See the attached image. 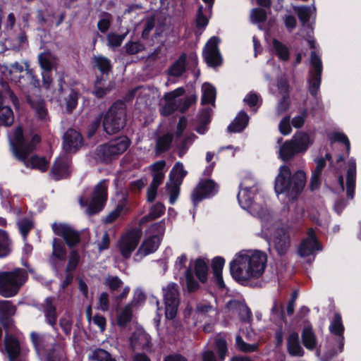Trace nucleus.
I'll list each match as a JSON object with an SVG mask.
<instances>
[{"label":"nucleus","instance_id":"obj_1","mask_svg":"<svg viewBox=\"0 0 361 361\" xmlns=\"http://www.w3.org/2000/svg\"><path fill=\"white\" fill-rule=\"evenodd\" d=\"M267 262L265 252L243 250L230 262V272L237 282L245 286L252 278H259L263 274Z\"/></svg>","mask_w":361,"mask_h":361},{"label":"nucleus","instance_id":"obj_2","mask_svg":"<svg viewBox=\"0 0 361 361\" xmlns=\"http://www.w3.org/2000/svg\"><path fill=\"white\" fill-rule=\"evenodd\" d=\"M306 174L302 170H298L293 174L287 165L279 168V173L274 180V190L276 194H285L294 200L302 192L306 183Z\"/></svg>","mask_w":361,"mask_h":361},{"label":"nucleus","instance_id":"obj_3","mask_svg":"<svg viewBox=\"0 0 361 361\" xmlns=\"http://www.w3.org/2000/svg\"><path fill=\"white\" fill-rule=\"evenodd\" d=\"M108 180H100L94 187L88 197L80 196L78 202L81 207H85V214L92 216L99 214L108 200Z\"/></svg>","mask_w":361,"mask_h":361},{"label":"nucleus","instance_id":"obj_4","mask_svg":"<svg viewBox=\"0 0 361 361\" xmlns=\"http://www.w3.org/2000/svg\"><path fill=\"white\" fill-rule=\"evenodd\" d=\"M27 277V271L22 268L0 272V295L4 298L16 295Z\"/></svg>","mask_w":361,"mask_h":361},{"label":"nucleus","instance_id":"obj_5","mask_svg":"<svg viewBox=\"0 0 361 361\" xmlns=\"http://www.w3.org/2000/svg\"><path fill=\"white\" fill-rule=\"evenodd\" d=\"M130 140L127 136H120L109 142L99 145L95 150L97 158L106 164L116 160L130 147Z\"/></svg>","mask_w":361,"mask_h":361},{"label":"nucleus","instance_id":"obj_6","mask_svg":"<svg viewBox=\"0 0 361 361\" xmlns=\"http://www.w3.org/2000/svg\"><path fill=\"white\" fill-rule=\"evenodd\" d=\"M262 237L267 241L272 240L274 248L280 257L285 256L291 245L290 234L293 227H263Z\"/></svg>","mask_w":361,"mask_h":361},{"label":"nucleus","instance_id":"obj_7","mask_svg":"<svg viewBox=\"0 0 361 361\" xmlns=\"http://www.w3.org/2000/svg\"><path fill=\"white\" fill-rule=\"evenodd\" d=\"M240 190L237 195V199L240 207L248 211L252 216H257L262 221L269 223L272 218V213L267 208L260 206L254 202L255 187L242 188L240 185Z\"/></svg>","mask_w":361,"mask_h":361},{"label":"nucleus","instance_id":"obj_8","mask_svg":"<svg viewBox=\"0 0 361 361\" xmlns=\"http://www.w3.org/2000/svg\"><path fill=\"white\" fill-rule=\"evenodd\" d=\"M41 141L42 137L38 134L32 135L30 141H27L24 135L23 128L17 127L14 131L13 140L11 142L15 157L20 161H25Z\"/></svg>","mask_w":361,"mask_h":361},{"label":"nucleus","instance_id":"obj_9","mask_svg":"<svg viewBox=\"0 0 361 361\" xmlns=\"http://www.w3.org/2000/svg\"><path fill=\"white\" fill-rule=\"evenodd\" d=\"M126 111L122 103H114L102 116L104 130L109 135L118 133L124 128L126 123Z\"/></svg>","mask_w":361,"mask_h":361},{"label":"nucleus","instance_id":"obj_10","mask_svg":"<svg viewBox=\"0 0 361 361\" xmlns=\"http://www.w3.org/2000/svg\"><path fill=\"white\" fill-rule=\"evenodd\" d=\"M329 332L334 336V346L324 355L323 361H330L334 356L343 352L345 344V326L339 312H335L329 326Z\"/></svg>","mask_w":361,"mask_h":361},{"label":"nucleus","instance_id":"obj_11","mask_svg":"<svg viewBox=\"0 0 361 361\" xmlns=\"http://www.w3.org/2000/svg\"><path fill=\"white\" fill-rule=\"evenodd\" d=\"M310 64L313 67L314 71H310V78L307 80L308 91L316 99L318 107L321 108L322 102L317 98V96L321 85L323 66L320 57L315 51H311Z\"/></svg>","mask_w":361,"mask_h":361},{"label":"nucleus","instance_id":"obj_12","mask_svg":"<svg viewBox=\"0 0 361 361\" xmlns=\"http://www.w3.org/2000/svg\"><path fill=\"white\" fill-rule=\"evenodd\" d=\"M219 186L212 179H201L191 194V200L195 207L204 199L216 195Z\"/></svg>","mask_w":361,"mask_h":361},{"label":"nucleus","instance_id":"obj_13","mask_svg":"<svg viewBox=\"0 0 361 361\" xmlns=\"http://www.w3.org/2000/svg\"><path fill=\"white\" fill-rule=\"evenodd\" d=\"M142 227L132 229L122 235L118 241V248L124 259H129L136 249L142 235Z\"/></svg>","mask_w":361,"mask_h":361},{"label":"nucleus","instance_id":"obj_14","mask_svg":"<svg viewBox=\"0 0 361 361\" xmlns=\"http://www.w3.org/2000/svg\"><path fill=\"white\" fill-rule=\"evenodd\" d=\"M323 245L318 240L313 227H310L307 231L306 238L300 242L298 252L302 257L315 255L317 252L322 251Z\"/></svg>","mask_w":361,"mask_h":361},{"label":"nucleus","instance_id":"obj_15","mask_svg":"<svg viewBox=\"0 0 361 361\" xmlns=\"http://www.w3.org/2000/svg\"><path fill=\"white\" fill-rule=\"evenodd\" d=\"M72 159L68 155L57 157L51 169V174L56 181L70 177Z\"/></svg>","mask_w":361,"mask_h":361},{"label":"nucleus","instance_id":"obj_16","mask_svg":"<svg viewBox=\"0 0 361 361\" xmlns=\"http://www.w3.org/2000/svg\"><path fill=\"white\" fill-rule=\"evenodd\" d=\"M83 138L80 133L69 128L63 135V149L66 153H75L82 145Z\"/></svg>","mask_w":361,"mask_h":361},{"label":"nucleus","instance_id":"obj_17","mask_svg":"<svg viewBox=\"0 0 361 361\" xmlns=\"http://www.w3.org/2000/svg\"><path fill=\"white\" fill-rule=\"evenodd\" d=\"M16 307L9 300H0V324L6 331L14 326L13 317L16 312Z\"/></svg>","mask_w":361,"mask_h":361},{"label":"nucleus","instance_id":"obj_18","mask_svg":"<svg viewBox=\"0 0 361 361\" xmlns=\"http://www.w3.org/2000/svg\"><path fill=\"white\" fill-rule=\"evenodd\" d=\"M54 233L63 238L66 244L73 247L79 243L80 235L78 231L73 230L72 227H52Z\"/></svg>","mask_w":361,"mask_h":361},{"label":"nucleus","instance_id":"obj_19","mask_svg":"<svg viewBox=\"0 0 361 361\" xmlns=\"http://www.w3.org/2000/svg\"><path fill=\"white\" fill-rule=\"evenodd\" d=\"M161 238L158 235H152L145 239L135 253V257H142L154 252L159 247Z\"/></svg>","mask_w":361,"mask_h":361},{"label":"nucleus","instance_id":"obj_20","mask_svg":"<svg viewBox=\"0 0 361 361\" xmlns=\"http://www.w3.org/2000/svg\"><path fill=\"white\" fill-rule=\"evenodd\" d=\"M4 348L10 361H16L20 354V345L19 341L8 333L4 337Z\"/></svg>","mask_w":361,"mask_h":361},{"label":"nucleus","instance_id":"obj_21","mask_svg":"<svg viewBox=\"0 0 361 361\" xmlns=\"http://www.w3.org/2000/svg\"><path fill=\"white\" fill-rule=\"evenodd\" d=\"M25 73L24 75H20L17 81L18 85L20 87H25L30 85L35 88L40 87V81L37 75L35 74V71L30 68L29 63L25 62Z\"/></svg>","mask_w":361,"mask_h":361},{"label":"nucleus","instance_id":"obj_22","mask_svg":"<svg viewBox=\"0 0 361 361\" xmlns=\"http://www.w3.org/2000/svg\"><path fill=\"white\" fill-rule=\"evenodd\" d=\"M224 264L225 259L222 257L217 256L212 259L211 267L215 278V282L217 286L221 289L226 287L222 275V270Z\"/></svg>","mask_w":361,"mask_h":361},{"label":"nucleus","instance_id":"obj_23","mask_svg":"<svg viewBox=\"0 0 361 361\" xmlns=\"http://www.w3.org/2000/svg\"><path fill=\"white\" fill-rule=\"evenodd\" d=\"M249 122L247 114L242 110L235 117L233 121L227 127V131L230 133H240L247 127Z\"/></svg>","mask_w":361,"mask_h":361},{"label":"nucleus","instance_id":"obj_24","mask_svg":"<svg viewBox=\"0 0 361 361\" xmlns=\"http://www.w3.org/2000/svg\"><path fill=\"white\" fill-rule=\"evenodd\" d=\"M356 180V164L355 160L349 161L346 173V195L348 198L353 199L355 195Z\"/></svg>","mask_w":361,"mask_h":361},{"label":"nucleus","instance_id":"obj_25","mask_svg":"<svg viewBox=\"0 0 361 361\" xmlns=\"http://www.w3.org/2000/svg\"><path fill=\"white\" fill-rule=\"evenodd\" d=\"M287 351L293 357H302L304 355L299 335L295 331L292 332L287 338Z\"/></svg>","mask_w":361,"mask_h":361},{"label":"nucleus","instance_id":"obj_26","mask_svg":"<svg viewBox=\"0 0 361 361\" xmlns=\"http://www.w3.org/2000/svg\"><path fill=\"white\" fill-rule=\"evenodd\" d=\"M231 310H238L239 318L241 322H249L252 319V314L249 307L237 300H231L227 303Z\"/></svg>","mask_w":361,"mask_h":361},{"label":"nucleus","instance_id":"obj_27","mask_svg":"<svg viewBox=\"0 0 361 361\" xmlns=\"http://www.w3.org/2000/svg\"><path fill=\"white\" fill-rule=\"evenodd\" d=\"M54 298L47 297L44 300L43 305V312L46 319V322L52 327H54L57 322L56 307L53 304Z\"/></svg>","mask_w":361,"mask_h":361},{"label":"nucleus","instance_id":"obj_28","mask_svg":"<svg viewBox=\"0 0 361 361\" xmlns=\"http://www.w3.org/2000/svg\"><path fill=\"white\" fill-rule=\"evenodd\" d=\"M4 97L0 91V124L5 127H10L14 123V114L9 106H4Z\"/></svg>","mask_w":361,"mask_h":361},{"label":"nucleus","instance_id":"obj_29","mask_svg":"<svg viewBox=\"0 0 361 361\" xmlns=\"http://www.w3.org/2000/svg\"><path fill=\"white\" fill-rule=\"evenodd\" d=\"M208 260L202 257H197L195 261L194 272L202 283H205L208 279L209 266Z\"/></svg>","mask_w":361,"mask_h":361},{"label":"nucleus","instance_id":"obj_30","mask_svg":"<svg viewBox=\"0 0 361 361\" xmlns=\"http://www.w3.org/2000/svg\"><path fill=\"white\" fill-rule=\"evenodd\" d=\"M301 337L302 344L307 349L312 350L317 347V340L311 324L303 327Z\"/></svg>","mask_w":361,"mask_h":361},{"label":"nucleus","instance_id":"obj_31","mask_svg":"<svg viewBox=\"0 0 361 361\" xmlns=\"http://www.w3.org/2000/svg\"><path fill=\"white\" fill-rule=\"evenodd\" d=\"M187 54L182 53L168 70V74L173 77H180L186 71Z\"/></svg>","mask_w":361,"mask_h":361},{"label":"nucleus","instance_id":"obj_32","mask_svg":"<svg viewBox=\"0 0 361 361\" xmlns=\"http://www.w3.org/2000/svg\"><path fill=\"white\" fill-rule=\"evenodd\" d=\"M291 141L293 142L299 153L305 152L309 148L310 145L312 144L309 135L305 132H299L295 133L293 136Z\"/></svg>","mask_w":361,"mask_h":361},{"label":"nucleus","instance_id":"obj_33","mask_svg":"<svg viewBox=\"0 0 361 361\" xmlns=\"http://www.w3.org/2000/svg\"><path fill=\"white\" fill-rule=\"evenodd\" d=\"M66 249L62 240L59 238H54L52 243V253L50 261L52 264L56 265L54 258L59 261H64L66 258Z\"/></svg>","mask_w":361,"mask_h":361},{"label":"nucleus","instance_id":"obj_34","mask_svg":"<svg viewBox=\"0 0 361 361\" xmlns=\"http://www.w3.org/2000/svg\"><path fill=\"white\" fill-rule=\"evenodd\" d=\"M173 139V135L169 133L159 137L154 149L156 156H159L168 152L171 149Z\"/></svg>","mask_w":361,"mask_h":361},{"label":"nucleus","instance_id":"obj_35","mask_svg":"<svg viewBox=\"0 0 361 361\" xmlns=\"http://www.w3.org/2000/svg\"><path fill=\"white\" fill-rule=\"evenodd\" d=\"M26 167L38 169L42 172H45L49 167V161L45 157L33 155L30 159L27 158L25 161H22Z\"/></svg>","mask_w":361,"mask_h":361},{"label":"nucleus","instance_id":"obj_36","mask_svg":"<svg viewBox=\"0 0 361 361\" xmlns=\"http://www.w3.org/2000/svg\"><path fill=\"white\" fill-rule=\"evenodd\" d=\"M165 212V206L161 203L157 202L152 207L148 214L142 216L139 222L138 226H144L149 221L160 217Z\"/></svg>","mask_w":361,"mask_h":361},{"label":"nucleus","instance_id":"obj_37","mask_svg":"<svg viewBox=\"0 0 361 361\" xmlns=\"http://www.w3.org/2000/svg\"><path fill=\"white\" fill-rule=\"evenodd\" d=\"M300 154L293 142L286 140L279 149V158L283 161L290 160L294 156Z\"/></svg>","mask_w":361,"mask_h":361},{"label":"nucleus","instance_id":"obj_38","mask_svg":"<svg viewBox=\"0 0 361 361\" xmlns=\"http://www.w3.org/2000/svg\"><path fill=\"white\" fill-rule=\"evenodd\" d=\"M188 175V171L185 170L183 164L180 161H176L169 173V180L183 184V179Z\"/></svg>","mask_w":361,"mask_h":361},{"label":"nucleus","instance_id":"obj_39","mask_svg":"<svg viewBox=\"0 0 361 361\" xmlns=\"http://www.w3.org/2000/svg\"><path fill=\"white\" fill-rule=\"evenodd\" d=\"M92 61L95 67L103 74L109 75L112 71V63L111 60L102 55L94 56L92 57Z\"/></svg>","mask_w":361,"mask_h":361},{"label":"nucleus","instance_id":"obj_40","mask_svg":"<svg viewBox=\"0 0 361 361\" xmlns=\"http://www.w3.org/2000/svg\"><path fill=\"white\" fill-rule=\"evenodd\" d=\"M12 241L8 233L0 229V258L6 257L11 252Z\"/></svg>","mask_w":361,"mask_h":361},{"label":"nucleus","instance_id":"obj_41","mask_svg":"<svg viewBox=\"0 0 361 361\" xmlns=\"http://www.w3.org/2000/svg\"><path fill=\"white\" fill-rule=\"evenodd\" d=\"M203 57L207 64L212 68L220 66L223 63L220 51H203Z\"/></svg>","mask_w":361,"mask_h":361},{"label":"nucleus","instance_id":"obj_42","mask_svg":"<svg viewBox=\"0 0 361 361\" xmlns=\"http://www.w3.org/2000/svg\"><path fill=\"white\" fill-rule=\"evenodd\" d=\"M175 283L169 284L164 290V304L179 305V293Z\"/></svg>","mask_w":361,"mask_h":361},{"label":"nucleus","instance_id":"obj_43","mask_svg":"<svg viewBox=\"0 0 361 361\" xmlns=\"http://www.w3.org/2000/svg\"><path fill=\"white\" fill-rule=\"evenodd\" d=\"M272 46L275 50L276 55L278 58L283 61H287L290 58L289 49L283 44L281 42L276 38L272 39Z\"/></svg>","mask_w":361,"mask_h":361},{"label":"nucleus","instance_id":"obj_44","mask_svg":"<svg viewBox=\"0 0 361 361\" xmlns=\"http://www.w3.org/2000/svg\"><path fill=\"white\" fill-rule=\"evenodd\" d=\"M216 93V88L213 85L209 83H204L202 86L201 104L204 105L214 102Z\"/></svg>","mask_w":361,"mask_h":361},{"label":"nucleus","instance_id":"obj_45","mask_svg":"<svg viewBox=\"0 0 361 361\" xmlns=\"http://www.w3.org/2000/svg\"><path fill=\"white\" fill-rule=\"evenodd\" d=\"M181 185L182 184H180V182L176 183L169 180V183H166V192L169 195V203L171 204H174L177 201L180 195Z\"/></svg>","mask_w":361,"mask_h":361},{"label":"nucleus","instance_id":"obj_46","mask_svg":"<svg viewBox=\"0 0 361 361\" xmlns=\"http://www.w3.org/2000/svg\"><path fill=\"white\" fill-rule=\"evenodd\" d=\"M80 94L77 89L71 88L69 94L66 98V107L68 113H72L76 109Z\"/></svg>","mask_w":361,"mask_h":361},{"label":"nucleus","instance_id":"obj_47","mask_svg":"<svg viewBox=\"0 0 361 361\" xmlns=\"http://www.w3.org/2000/svg\"><path fill=\"white\" fill-rule=\"evenodd\" d=\"M133 311L130 304L126 305L121 312L118 315L117 324L120 327H126L131 322Z\"/></svg>","mask_w":361,"mask_h":361},{"label":"nucleus","instance_id":"obj_48","mask_svg":"<svg viewBox=\"0 0 361 361\" xmlns=\"http://www.w3.org/2000/svg\"><path fill=\"white\" fill-rule=\"evenodd\" d=\"M128 211L127 207L123 204L119 203L116 205V208L110 212L104 220V224H111L115 221L122 214L126 213Z\"/></svg>","mask_w":361,"mask_h":361},{"label":"nucleus","instance_id":"obj_49","mask_svg":"<svg viewBox=\"0 0 361 361\" xmlns=\"http://www.w3.org/2000/svg\"><path fill=\"white\" fill-rule=\"evenodd\" d=\"M235 344L240 351L245 353L255 352L259 349L258 343H247L240 335L235 338Z\"/></svg>","mask_w":361,"mask_h":361},{"label":"nucleus","instance_id":"obj_50","mask_svg":"<svg viewBox=\"0 0 361 361\" xmlns=\"http://www.w3.org/2000/svg\"><path fill=\"white\" fill-rule=\"evenodd\" d=\"M125 52L128 55H135L145 49V46L140 41H128L123 47Z\"/></svg>","mask_w":361,"mask_h":361},{"label":"nucleus","instance_id":"obj_51","mask_svg":"<svg viewBox=\"0 0 361 361\" xmlns=\"http://www.w3.org/2000/svg\"><path fill=\"white\" fill-rule=\"evenodd\" d=\"M38 62L43 71H52L53 65L51 61V53L49 51H43L38 55Z\"/></svg>","mask_w":361,"mask_h":361},{"label":"nucleus","instance_id":"obj_52","mask_svg":"<svg viewBox=\"0 0 361 361\" xmlns=\"http://www.w3.org/2000/svg\"><path fill=\"white\" fill-rule=\"evenodd\" d=\"M186 288L189 293H194L200 288V284L194 278L193 272L190 267L185 270V273Z\"/></svg>","mask_w":361,"mask_h":361},{"label":"nucleus","instance_id":"obj_53","mask_svg":"<svg viewBox=\"0 0 361 361\" xmlns=\"http://www.w3.org/2000/svg\"><path fill=\"white\" fill-rule=\"evenodd\" d=\"M331 143L339 142L345 145L346 149V156L348 157L350 151V143L348 137L343 133L334 132L329 137Z\"/></svg>","mask_w":361,"mask_h":361},{"label":"nucleus","instance_id":"obj_54","mask_svg":"<svg viewBox=\"0 0 361 361\" xmlns=\"http://www.w3.org/2000/svg\"><path fill=\"white\" fill-rule=\"evenodd\" d=\"M80 261V256L78 250H73L70 252L68 264L65 272H72L77 269Z\"/></svg>","mask_w":361,"mask_h":361},{"label":"nucleus","instance_id":"obj_55","mask_svg":"<svg viewBox=\"0 0 361 361\" xmlns=\"http://www.w3.org/2000/svg\"><path fill=\"white\" fill-rule=\"evenodd\" d=\"M209 23V19L203 13V6L200 5L198 7L196 18H195V26L198 30H204Z\"/></svg>","mask_w":361,"mask_h":361},{"label":"nucleus","instance_id":"obj_56","mask_svg":"<svg viewBox=\"0 0 361 361\" xmlns=\"http://www.w3.org/2000/svg\"><path fill=\"white\" fill-rule=\"evenodd\" d=\"M104 285L107 286L111 293L117 291L123 285L122 280L117 276L106 277Z\"/></svg>","mask_w":361,"mask_h":361},{"label":"nucleus","instance_id":"obj_57","mask_svg":"<svg viewBox=\"0 0 361 361\" xmlns=\"http://www.w3.org/2000/svg\"><path fill=\"white\" fill-rule=\"evenodd\" d=\"M250 17L255 23H263L267 19L266 11L262 8H255L252 9Z\"/></svg>","mask_w":361,"mask_h":361},{"label":"nucleus","instance_id":"obj_58","mask_svg":"<svg viewBox=\"0 0 361 361\" xmlns=\"http://www.w3.org/2000/svg\"><path fill=\"white\" fill-rule=\"evenodd\" d=\"M127 33L118 35L115 32H110L107 35L108 44L113 47H118L121 45L126 38Z\"/></svg>","mask_w":361,"mask_h":361},{"label":"nucleus","instance_id":"obj_59","mask_svg":"<svg viewBox=\"0 0 361 361\" xmlns=\"http://www.w3.org/2000/svg\"><path fill=\"white\" fill-rule=\"evenodd\" d=\"M219 361H224L228 352L227 343L224 338H218L215 341Z\"/></svg>","mask_w":361,"mask_h":361},{"label":"nucleus","instance_id":"obj_60","mask_svg":"<svg viewBox=\"0 0 361 361\" xmlns=\"http://www.w3.org/2000/svg\"><path fill=\"white\" fill-rule=\"evenodd\" d=\"M308 116V110L304 108L300 115L294 116L291 120V124L295 128H301L305 123V119Z\"/></svg>","mask_w":361,"mask_h":361},{"label":"nucleus","instance_id":"obj_61","mask_svg":"<svg viewBox=\"0 0 361 361\" xmlns=\"http://www.w3.org/2000/svg\"><path fill=\"white\" fill-rule=\"evenodd\" d=\"M93 359L97 361H116L108 351L102 348H97L93 352Z\"/></svg>","mask_w":361,"mask_h":361},{"label":"nucleus","instance_id":"obj_62","mask_svg":"<svg viewBox=\"0 0 361 361\" xmlns=\"http://www.w3.org/2000/svg\"><path fill=\"white\" fill-rule=\"evenodd\" d=\"M290 105L289 95H282L281 99L277 104L276 112L280 115L288 110Z\"/></svg>","mask_w":361,"mask_h":361},{"label":"nucleus","instance_id":"obj_63","mask_svg":"<svg viewBox=\"0 0 361 361\" xmlns=\"http://www.w3.org/2000/svg\"><path fill=\"white\" fill-rule=\"evenodd\" d=\"M102 121V114L97 116L90 124L87 128V136L90 138L94 135Z\"/></svg>","mask_w":361,"mask_h":361},{"label":"nucleus","instance_id":"obj_64","mask_svg":"<svg viewBox=\"0 0 361 361\" xmlns=\"http://www.w3.org/2000/svg\"><path fill=\"white\" fill-rule=\"evenodd\" d=\"M297 14L299 20L305 25L308 23L310 19V8L306 6L298 7Z\"/></svg>","mask_w":361,"mask_h":361}]
</instances>
